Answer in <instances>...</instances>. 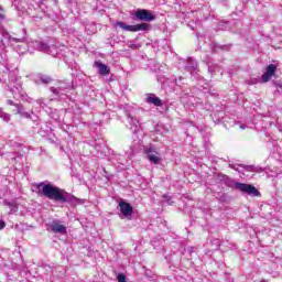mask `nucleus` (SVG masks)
I'll use <instances>...</instances> for the list:
<instances>
[{
	"instance_id": "nucleus-11",
	"label": "nucleus",
	"mask_w": 282,
	"mask_h": 282,
	"mask_svg": "<svg viewBox=\"0 0 282 282\" xmlns=\"http://www.w3.org/2000/svg\"><path fill=\"white\" fill-rule=\"evenodd\" d=\"M128 120H129L130 129L132 130V132L138 133V131H140V120H138V118L131 115H128Z\"/></svg>"
},
{
	"instance_id": "nucleus-13",
	"label": "nucleus",
	"mask_w": 282,
	"mask_h": 282,
	"mask_svg": "<svg viewBox=\"0 0 282 282\" xmlns=\"http://www.w3.org/2000/svg\"><path fill=\"white\" fill-rule=\"evenodd\" d=\"M35 47L39 52H45V54H50V45L45 42H35Z\"/></svg>"
},
{
	"instance_id": "nucleus-5",
	"label": "nucleus",
	"mask_w": 282,
	"mask_h": 282,
	"mask_svg": "<svg viewBox=\"0 0 282 282\" xmlns=\"http://www.w3.org/2000/svg\"><path fill=\"white\" fill-rule=\"evenodd\" d=\"M134 17H137L139 21H155V15H153V13L147 9H138Z\"/></svg>"
},
{
	"instance_id": "nucleus-3",
	"label": "nucleus",
	"mask_w": 282,
	"mask_h": 282,
	"mask_svg": "<svg viewBox=\"0 0 282 282\" xmlns=\"http://www.w3.org/2000/svg\"><path fill=\"white\" fill-rule=\"evenodd\" d=\"M144 153L147 154L149 162L152 164H162V155L154 147L150 145L144 148Z\"/></svg>"
},
{
	"instance_id": "nucleus-4",
	"label": "nucleus",
	"mask_w": 282,
	"mask_h": 282,
	"mask_svg": "<svg viewBox=\"0 0 282 282\" xmlns=\"http://www.w3.org/2000/svg\"><path fill=\"white\" fill-rule=\"evenodd\" d=\"M234 187L236 188V191H240L241 193H247V195H252L253 197H259V195H261L259 189H257V187L250 184L235 183Z\"/></svg>"
},
{
	"instance_id": "nucleus-12",
	"label": "nucleus",
	"mask_w": 282,
	"mask_h": 282,
	"mask_svg": "<svg viewBox=\"0 0 282 282\" xmlns=\"http://www.w3.org/2000/svg\"><path fill=\"white\" fill-rule=\"evenodd\" d=\"M147 102L149 105H154V107H162V99L155 96V94H149L147 97Z\"/></svg>"
},
{
	"instance_id": "nucleus-28",
	"label": "nucleus",
	"mask_w": 282,
	"mask_h": 282,
	"mask_svg": "<svg viewBox=\"0 0 282 282\" xmlns=\"http://www.w3.org/2000/svg\"><path fill=\"white\" fill-rule=\"evenodd\" d=\"M12 41H19V40H17V39L13 37Z\"/></svg>"
},
{
	"instance_id": "nucleus-16",
	"label": "nucleus",
	"mask_w": 282,
	"mask_h": 282,
	"mask_svg": "<svg viewBox=\"0 0 282 282\" xmlns=\"http://www.w3.org/2000/svg\"><path fill=\"white\" fill-rule=\"evenodd\" d=\"M0 118L4 120V122H10V115L3 111V109L1 108H0Z\"/></svg>"
},
{
	"instance_id": "nucleus-2",
	"label": "nucleus",
	"mask_w": 282,
	"mask_h": 282,
	"mask_svg": "<svg viewBox=\"0 0 282 282\" xmlns=\"http://www.w3.org/2000/svg\"><path fill=\"white\" fill-rule=\"evenodd\" d=\"M116 25L126 32H145L149 30V28H151L148 23L131 25L120 21L116 22Z\"/></svg>"
},
{
	"instance_id": "nucleus-20",
	"label": "nucleus",
	"mask_w": 282,
	"mask_h": 282,
	"mask_svg": "<svg viewBox=\"0 0 282 282\" xmlns=\"http://www.w3.org/2000/svg\"><path fill=\"white\" fill-rule=\"evenodd\" d=\"M270 78H272V75H270L269 73H264L262 75V83H269Z\"/></svg>"
},
{
	"instance_id": "nucleus-14",
	"label": "nucleus",
	"mask_w": 282,
	"mask_h": 282,
	"mask_svg": "<svg viewBox=\"0 0 282 282\" xmlns=\"http://www.w3.org/2000/svg\"><path fill=\"white\" fill-rule=\"evenodd\" d=\"M187 72H197V62L193 58H187V65L185 66Z\"/></svg>"
},
{
	"instance_id": "nucleus-19",
	"label": "nucleus",
	"mask_w": 282,
	"mask_h": 282,
	"mask_svg": "<svg viewBox=\"0 0 282 282\" xmlns=\"http://www.w3.org/2000/svg\"><path fill=\"white\" fill-rule=\"evenodd\" d=\"M51 91L52 94H54L55 96H61L63 88H56V87H51Z\"/></svg>"
},
{
	"instance_id": "nucleus-9",
	"label": "nucleus",
	"mask_w": 282,
	"mask_h": 282,
	"mask_svg": "<svg viewBox=\"0 0 282 282\" xmlns=\"http://www.w3.org/2000/svg\"><path fill=\"white\" fill-rule=\"evenodd\" d=\"M7 105H10V106L15 107L17 113H19V116H22V118H30V113L26 112V111L23 109V106H22V105H20V104H14V101H12V99H9V100L7 101Z\"/></svg>"
},
{
	"instance_id": "nucleus-8",
	"label": "nucleus",
	"mask_w": 282,
	"mask_h": 282,
	"mask_svg": "<svg viewBox=\"0 0 282 282\" xmlns=\"http://www.w3.org/2000/svg\"><path fill=\"white\" fill-rule=\"evenodd\" d=\"M119 208L123 217H131V215H133V207L127 202H120Z\"/></svg>"
},
{
	"instance_id": "nucleus-7",
	"label": "nucleus",
	"mask_w": 282,
	"mask_h": 282,
	"mask_svg": "<svg viewBox=\"0 0 282 282\" xmlns=\"http://www.w3.org/2000/svg\"><path fill=\"white\" fill-rule=\"evenodd\" d=\"M51 230L52 232H55L57 235H67V227H65L64 225H61L58 220L52 221Z\"/></svg>"
},
{
	"instance_id": "nucleus-6",
	"label": "nucleus",
	"mask_w": 282,
	"mask_h": 282,
	"mask_svg": "<svg viewBox=\"0 0 282 282\" xmlns=\"http://www.w3.org/2000/svg\"><path fill=\"white\" fill-rule=\"evenodd\" d=\"M11 93L13 94V98L20 97L25 102H32L33 100L30 96H28V94H25V91L23 90V88H21V86L11 88Z\"/></svg>"
},
{
	"instance_id": "nucleus-27",
	"label": "nucleus",
	"mask_w": 282,
	"mask_h": 282,
	"mask_svg": "<svg viewBox=\"0 0 282 282\" xmlns=\"http://www.w3.org/2000/svg\"><path fill=\"white\" fill-rule=\"evenodd\" d=\"M231 169H234L235 171H239V167L235 166V165H230Z\"/></svg>"
},
{
	"instance_id": "nucleus-25",
	"label": "nucleus",
	"mask_w": 282,
	"mask_h": 282,
	"mask_svg": "<svg viewBox=\"0 0 282 282\" xmlns=\"http://www.w3.org/2000/svg\"><path fill=\"white\" fill-rule=\"evenodd\" d=\"M6 228V221L0 220V230H3Z\"/></svg>"
},
{
	"instance_id": "nucleus-17",
	"label": "nucleus",
	"mask_w": 282,
	"mask_h": 282,
	"mask_svg": "<svg viewBox=\"0 0 282 282\" xmlns=\"http://www.w3.org/2000/svg\"><path fill=\"white\" fill-rule=\"evenodd\" d=\"M8 206L10 208L9 215H14L19 210V206L14 203H9Z\"/></svg>"
},
{
	"instance_id": "nucleus-10",
	"label": "nucleus",
	"mask_w": 282,
	"mask_h": 282,
	"mask_svg": "<svg viewBox=\"0 0 282 282\" xmlns=\"http://www.w3.org/2000/svg\"><path fill=\"white\" fill-rule=\"evenodd\" d=\"M95 67H97L98 74H100V76H109V74H111L109 66L102 64V62H95Z\"/></svg>"
},
{
	"instance_id": "nucleus-26",
	"label": "nucleus",
	"mask_w": 282,
	"mask_h": 282,
	"mask_svg": "<svg viewBox=\"0 0 282 282\" xmlns=\"http://www.w3.org/2000/svg\"><path fill=\"white\" fill-rule=\"evenodd\" d=\"M44 1H45V0H40V1H39V3H37L39 8H41V6H43Z\"/></svg>"
},
{
	"instance_id": "nucleus-18",
	"label": "nucleus",
	"mask_w": 282,
	"mask_h": 282,
	"mask_svg": "<svg viewBox=\"0 0 282 282\" xmlns=\"http://www.w3.org/2000/svg\"><path fill=\"white\" fill-rule=\"evenodd\" d=\"M40 79H41V83H43L44 85H50V83L52 82V77L47 75H42Z\"/></svg>"
},
{
	"instance_id": "nucleus-22",
	"label": "nucleus",
	"mask_w": 282,
	"mask_h": 282,
	"mask_svg": "<svg viewBox=\"0 0 282 282\" xmlns=\"http://www.w3.org/2000/svg\"><path fill=\"white\" fill-rule=\"evenodd\" d=\"M274 87L278 89V91H282V83L281 82H275L273 83Z\"/></svg>"
},
{
	"instance_id": "nucleus-15",
	"label": "nucleus",
	"mask_w": 282,
	"mask_h": 282,
	"mask_svg": "<svg viewBox=\"0 0 282 282\" xmlns=\"http://www.w3.org/2000/svg\"><path fill=\"white\" fill-rule=\"evenodd\" d=\"M275 72H276V65L270 64L269 66H267V70H265L267 74L274 76Z\"/></svg>"
},
{
	"instance_id": "nucleus-23",
	"label": "nucleus",
	"mask_w": 282,
	"mask_h": 282,
	"mask_svg": "<svg viewBox=\"0 0 282 282\" xmlns=\"http://www.w3.org/2000/svg\"><path fill=\"white\" fill-rule=\"evenodd\" d=\"M37 104L40 105V107H42V109H45V99H37Z\"/></svg>"
},
{
	"instance_id": "nucleus-24",
	"label": "nucleus",
	"mask_w": 282,
	"mask_h": 282,
	"mask_svg": "<svg viewBox=\"0 0 282 282\" xmlns=\"http://www.w3.org/2000/svg\"><path fill=\"white\" fill-rule=\"evenodd\" d=\"M6 19V14H3V8L0 7V21H3Z\"/></svg>"
},
{
	"instance_id": "nucleus-1",
	"label": "nucleus",
	"mask_w": 282,
	"mask_h": 282,
	"mask_svg": "<svg viewBox=\"0 0 282 282\" xmlns=\"http://www.w3.org/2000/svg\"><path fill=\"white\" fill-rule=\"evenodd\" d=\"M37 191H40L42 195H44V197H47V199H53L54 202H70V204H83V200H80L76 196H72V195L66 196L65 191L50 183L37 184Z\"/></svg>"
},
{
	"instance_id": "nucleus-21",
	"label": "nucleus",
	"mask_w": 282,
	"mask_h": 282,
	"mask_svg": "<svg viewBox=\"0 0 282 282\" xmlns=\"http://www.w3.org/2000/svg\"><path fill=\"white\" fill-rule=\"evenodd\" d=\"M243 169L246 171H249L250 173H254V171H257V169L254 167V165H245Z\"/></svg>"
}]
</instances>
